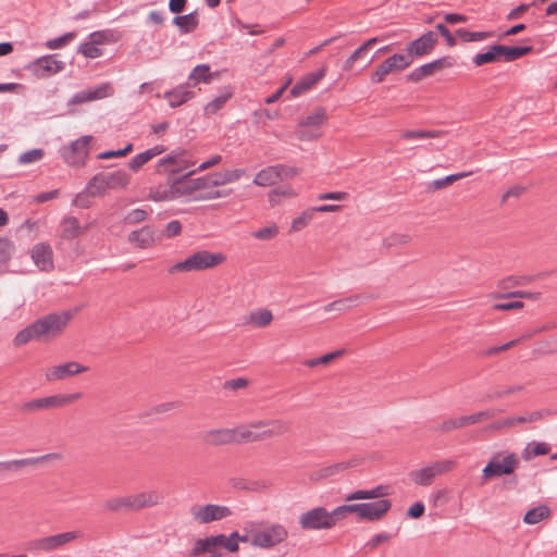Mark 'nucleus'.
I'll return each mask as SVG.
<instances>
[{
  "instance_id": "13d9d810",
  "label": "nucleus",
  "mask_w": 557,
  "mask_h": 557,
  "mask_svg": "<svg viewBox=\"0 0 557 557\" xmlns=\"http://www.w3.org/2000/svg\"><path fill=\"white\" fill-rule=\"evenodd\" d=\"M13 244L8 238L0 237V268L5 265L13 252Z\"/></svg>"
},
{
  "instance_id": "bf43d9fd",
  "label": "nucleus",
  "mask_w": 557,
  "mask_h": 557,
  "mask_svg": "<svg viewBox=\"0 0 557 557\" xmlns=\"http://www.w3.org/2000/svg\"><path fill=\"white\" fill-rule=\"evenodd\" d=\"M210 537L215 546H223L230 553H236L239 549V545L233 541L227 540V536L225 534H218Z\"/></svg>"
},
{
  "instance_id": "864d4df0",
  "label": "nucleus",
  "mask_w": 557,
  "mask_h": 557,
  "mask_svg": "<svg viewBox=\"0 0 557 557\" xmlns=\"http://www.w3.org/2000/svg\"><path fill=\"white\" fill-rule=\"evenodd\" d=\"M534 280L533 276H508L499 282V287L508 289L516 286L525 285Z\"/></svg>"
},
{
  "instance_id": "393cba45",
  "label": "nucleus",
  "mask_w": 557,
  "mask_h": 557,
  "mask_svg": "<svg viewBox=\"0 0 557 557\" xmlns=\"http://www.w3.org/2000/svg\"><path fill=\"white\" fill-rule=\"evenodd\" d=\"M195 173H196L195 170H190L184 174L168 178V183H171L172 187H174L176 199L180 197H183V196L191 195L194 193V191H187V189L193 187V180H190V177Z\"/></svg>"
},
{
  "instance_id": "6ab92c4d",
  "label": "nucleus",
  "mask_w": 557,
  "mask_h": 557,
  "mask_svg": "<svg viewBox=\"0 0 557 557\" xmlns=\"http://www.w3.org/2000/svg\"><path fill=\"white\" fill-rule=\"evenodd\" d=\"M32 259L41 270L53 269V251L48 243H38L32 249Z\"/></svg>"
},
{
  "instance_id": "a211bd4d",
  "label": "nucleus",
  "mask_w": 557,
  "mask_h": 557,
  "mask_svg": "<svg viewBox=\"0 0 557 557\" xmlns=\"http://www.w3.org/2000/svg\"><path fill=\"white\" fill-rule=\"evenodd\" d=\"M389 499H379L372 503H361L360 520L379 521L391 510Z\"/></svg>"
},
{
  "instance_id": "f8f14e48",
  "label": "nucleus",
  "mask_w": 557,
  "mask_h": 557,
  "mask_svg": "<svg viewBox=\"0 0 557 557\" xmlns=\"http://www.w3.org/2000/svg\"><path fill=\"white\" fill-rule=\"evenodd\" d=\"M288 536L286 528L280 523H273L262 531H256L251 535L250 544L261 548H272L284 542Z\"/></svg>"
},
{
  "instance_id": "052dcab7",
  "label": "nucleus",
  "mask_w": 557,
  "mask_h": 557,
  "mask_svg": "<svg viewBox=\"0 0 557 557\" xmlns=\"http://www.w3.org/2000/svg\"><path fill=\"white\" fill-rule=\"evenodd\" d=\"M522 389H523L522 385H513V386H510V387H507V388H497V389L492 391L491 393H488L486 395V398L488 400L498 399V398H503V397H506L508 395L521 392Z\"/></svg>"
},
{
  "instance_id": "20e7f679",
  "label": "nucleus",
  "mask_w": 557,
  "mask_h": 557,
  "mask_svg": "<svg viewBox=\"0 0 557 557\" xmlns=\"http://www.w3.org/2000/svg\"><path fill=\"white\" fill-rule=\"evenodd\" d=\"M129 182L131 176L125 170L100 172L89 180L86 189L91 197H97L103 195L107 189L125 188Z\"/></svg>"
},
{
  "instance_id": "680f3d73",
  "label": "nucleus",
  "mask_w": 557,
  "mask_h": 557,
  "mask_svg": "<svg viewBox=\"0 0 557 557\" xmlns=\"http://www.w3.org/2000/svg\"><path fill=\"white\" fill-rule=\"evenodd\" d=\"M313 85L309 81L307 76L301 77L290 89L289 94L292 97L296 98L301 96L307 90L311 89Z\"/></svg>"
},
{
  "instance_id": "c756f323",
  "label": "nucleus",
  "mask_w": 557,
  "mask_h": 557,
  "mask_svg": "<svg viewBox=\"0 0 557 557\" xmlns=\"http://www.w3.org/2000/svg\"><path fill=\"white\" fill-rule=\"evenodd\" d=\"M172 24L178 27L181 34L193 33L199 25L197 10L185 15L177 14L173 18Z\"/></svg>"
},
{
  "instance_id": "de8ad7c7",
  "label": "nucleus",
  "mask_w": 557,
  "mask_h": 557,
  "mask_svg": "<svg viewBox=\"0 0 557 557\" xmlns=\"http://www.w3.org/2000/svg\"><path fill=\"white\" fill-rule=\"evenodd\" d=\"M470 174H472V172H461V173L447 175L443 178H438V180L431 182L430 188L432 190H440L442 188L447 187L448 185L453 184L454 182H456L460 178L469 176Z\"/></svg>"
},
{
  "instance_id": "423d86ee",
  "label": "nucleus",
  "mask_w": 557,
  "mask_h": 557,
  "mask_svg": "<svg viewBox=\"0 0 557 557\" xmlns=\"http://www.w3.org/2000/svg\"><path fill=\"white\" fill-rule=\"evenodd\" d=\"M326 122V109L324 107H318L312 113L299 121L295 135L301 141L319 139L322 136L321 126Z\"/></svg>"
},
{
  "instance_id": "7ed1b4c3",
  "label": "nucleus",
  "mask_w": 557,
  "mask_h": 557,
  "mask_svg": "<svg viewBox=\"0 0 557 557\" xmlns=\"http://www.w3.org/2000/svg\"><path fill=\"white\" fill-rule=\"evenodd\" d=\"M226 257L221 252H210L208 250H199L190 255L184 261L177 262L169 269V273L203 271L215 268L223 263Z\"/></svg>"
},
{
  "instance_id": "e2e57ef3",
  "label": "nucleus",
  "mask_w": 557,
  "mask_h": 557,
  "mask_svg": "<svg viewBox=\"0 0 557 557\" xmlns=\"http://www.w3.org/2000/svg\"><path fill=\"white\" fill-rule=\"evenodd\" d=\"M314 211L312 208L308 211L302 212L298 218L294 219L292 222L293 231H300L308 225V223L312 220Z\"/></svg>"
},
{
  "instance_id": "1a4fd4ad",
  "label": "nucleus",
  "mask_w": 557,
  "mask_h": 557,
  "mask_svg": "<svg viewBox=\"0 0 557 557\" xmlns=\"http://www.w3.org/2000/svg\"><path fill=\"white\" fill-rule=\"evenodd\" d=\"M92 136L85 135L61 148V157L71 166H83L88 156L89 144Z\"/></svg>"
},
{
  "instance_id": "c85d7f7f",
  "label": "nucleus",
  "mask_w": 557,
  "mask_h": 557,
  "mask_svg": "<svg viewBox=\"0 0 557 557\" xmlns=\"http://www.w3.org/2000/svg\"><path fill=\"white\" fill-rule=\"evenodd\" d=\"M55 454H47L39 457L0 461V468L7 471L20 470L27 466H35L39 462L55 457Z\"/></svg>"
},
{
  "instance_id": "cd10ccee",
  "label": "nucleus",
  "mask_w": 557,
  "mask_h": 557,
  "mask_svg": "<svg viewBox=\"0 0 557 557\" xmlns=\"http://www.w3.org/2000/svg\"><path fill=\"white\" fill-rule=\"evenodd\" d=\"M202 554H210L209 557H223V554L218 550L210 536L198 539L191 550L188 552L187 557H198Z\"/></svg>"
},
{
  "instance_id": "7c9ffc66",
  "label": "nucleus",
  "mask_w": 557,
  "mask_h": 557,
  "mask_svg": "<svg viewBox=\"0 0 557 557\" xmlns=\"http://www.w3.org/2000/svg\"><path fill=\"white\" fill-rule=\"evenodd\" d=\"M233 95H234V89L232 86L223 87L220 95L205 106V108H203L205 114L206 115L216 114L224 107V104L233 97Z\"/></svg>"
},
{
  "instance_id": "09e8293b",
  "label": "nucleus",
  "mask_w": 557,
  "mask_h": 557,
  "mask_svg": "<svg viewBox=\"0 0 557 557\" xmlns=\"http://www.w3.org/2000/svg\"><path fill=\"white\" fill-rule=\"evenodd\" d=\"M216 187L214 175L208 174L201 177H197L193 180V187L187 189V191H197V190H203V189H211Z\"/></svg>"
},
{
  "instance_id": "f257e3e1",
  "label": "nucleus",
  "mask_w": 557,
  "mask_h": 557,
  "mask_svg": "<svg viewBox=\"0 0 557 557\" xmlns=\"http://www.w3.org/2000/svg\"><path fill=\"white\" fill-rule=\"evenodd\" d=\"M72 318V311H60L46 314L21 330L13 338V344L15 347H21L30 341L55 338L66 329Z\"/></svg>"
},
{
  "instance_id": "0eeeda50",
  "label": "nucleus",
  "mask_w": 557,
  "mask_h": 557,
  "mask_svg": "<svg viewBox=\"0 0 557 557\" xmlns=\"http://www.w3.org/2000/svg\"><path fill=\"white\" fill-rule=\"evenodd\" d=\"M82 396L83 393L77 392L73 394H55L42 398H35L22 404L21 411L25 413H32L48 409L63 408L73 404Z\"/></svg>"
},
{
  "instance_id": "6e6552de",
  "label": "nucleus",
  "mask_w": 557,
  "mask_h": 557,
  "mask_svg": "<svg viewBox=\"0 0 557 557\" xmlns=\"http://www.w3.org/2000/svg\"><path fill=\"white\" fill-rule=\"evenodd\" d=\"M519 465L520 460L515 453H510L507 456H503L502 453H496L483 468L482 475L484 479L510 475Z\"/></svg>"
},
{
  "instance_id": "72a5a7b5",
  "label": "nucleus",
  "mask_w": 557,
  "mask_h": 557,
  "mask_svg": "<svg viewBox=\"0 0 557 557\" xmlns=\"http://www.w3.org/2000/svg\"><path fill=\"white\" fill-rule=\"evenodd\" d=\"M280 181V174L276 172L275 165H270L259 171L255 178L253 184L258 186H272Z\"/></svg>"
},
{
  "instance_id": "f704fd0d",
  "label": "nucleus",
  "mask_w": 557,
  "mask_h": 557,
  "mask_svg": "<svg viewBox=\"0 0 557 557\" xmlns=\"http://www.w3.org/2000/svg\"><path fill=\"white\" fill-rule=\"evenodd\" d=\"M148 199L152 201H169L176 199L174 187H172L171 183H165V185H159L154 188H151L148 195Z\"/></svg>"
},
{
  "instance_id": "473e14b6",
  "label": "nucleus",
  "mask_w": 557,
  "mask_h": 557,
  "mask_svg": "<svg viewBox=\"0 0 557 557\" xmlns=\"http://www.w3.org/2000/svg\"><path fill=\"white\" fill-rule=\"evenodd\" d=\"M549 453H550L549 444L544 443V442L533 441L525 445V447L523 448V450L521 453V457L525 461H529L535 457L548 455Z\"/></svg>"
},
{
  "instance_id": "bb28decb",
  "label": "nucleus",
  "mask_w": 557,
  "mask_h": 557,
  "mask_svg": "<svg viewBox=\"0 0 557 557\" xmlns=\"http://www.w3.org/2000/svg\"><path fill=\"white\" fill-rule=\"evenodd\" d=\"M86 231L79 224V221L75 216H65L62 219L60 224V236L63 239L72 240L81 236Z\"/></svg>"
},
{
  "instance_id": "774afa93",
  "label": "nucleus",
  "mask_w": 557,
  "mask_h": 557,
  "mask_svg": "<svg viewBox=\"0 0 557 557\" xmlns=\"http://www.w3.org/2000/svg\"><path fill=\"white\" fill-rule=\"evenodd\" d=\"M151 159L146 150L133 157L128 162V166L132 171L137 172L143 165H145Z\"/></svg>"
},
{
  "instance_id": "a19ab883",
  "label": "nucleus",
  "mask_w": 557,
  "mask_h": 557,
  "mask_svg": "<svg viewBox=\"0 0 557 557\" xmlns=\"http://www.w3.org/2000/svg\"><path fill=\"white\" fill-rule=\"evenodd\" d=\"M550 515V509L546 505H540L537 507L529 509L524 517L523 522L527 524H535L540 521L548 518Z\"/></svg>"
},
{
  "instance_id": "4c0bfd02",
  "label": "nucleus",
  "mask_w": 557,
  "mask_h": 557,
  "mask_svg": "<svg viewBox=\"0 0 557 557\" xmlns=\"http://www.w3.org/2000/svg\"><path fill=\"white\" fill-rule=\"evenodd\" d=\"M236 444L243 443H252V442H261L265 441V436L262 431H252L249 425L248 426H238L236 428Z\"/></svg>"
},
{
  "instance_id": "5701e85b",
  "label": "nucleus",
  "mask_w": 557,
  "mask_h": 557,
  "mask_svg": "<svg viewBox=\"0 0 557 557\" xmlns=\"http://www.w3.org/2000/svg\"><path fill=\"white\" fill-rule=\"evenodd\" d=\"M128 242L141 249L149 248L156 242V230L151 225L143 226L129 233Z\"/></svg>"
},
{
  "instance_id": "f3484780",
  "label": "nucleus",
  "mask_w": 557,
  "mask_h": 557,
  "mask_svg": "<svg viewBox=\"0 0 557 557\" xmlns=\"http://www.w3.org/2000/svg\"><path fill=\"white\" fill-rule=\"evenodd\" d=\"M87 370V367L76 361H69L48 369L45 374V377L48 382L61 381L84 373Z\"/></svg>"
},
{
  "instance_id": "ddd939ff",
  "label": "nucleus",
  "mask_w": 557,
  "mask_h": 557,
  "mask_svg": "<svg viewBox=\"0 0 557 557\" xmlns=\"http://www.w3.org/2000/svg\"><path fill=\"white\" fill-rule=\"evenodd\" d=\"M456 61L453 57L446 55L438 58L436 60H433L429 63H425L423 65H420L416 67L412 72H410L406 78L408 82L418 83L422 81L424 77L432 76L435 73L442 71L446 67H453L455 66Z\"/></svg>"
},
{
  "instance_id": "a18cd8bd",
  "label": "nucleus",
  "mask_w": 557,
  "mask_h": 557,
  "mask_svg": "<svg viewBox=\"0 0 557 557\" xmlns=\"http://www.w3.org/2000/svg\"><path fill=\"white\" fill-rule=\"evenodd\" d=\"M104 507L107 510L112 512H119L122 510L132 511L131 495L111 498L106 503Z\"/></svg>"
},
{
  "instance_id": "f03ea898",
  "label": "nucleus",
  "mask_w": 557,
  "mask_h": 557,
  "mask_svg": "<svg viewBox=\"0 0 557 557\" xmlns=\"http://www.w3.org/2000/svg\"><path fill=\"white\" fill-rule=\"evenodd\" d=\"M533 51L532 46L508 47L505 45H492L485 52L476 53L473 58L475 66L499 61L512 62Z\"/></svg>"
},
{
  "instance_id": "4d7b16f0",
  "label": "nucleus",
  "mask_w": 557,
  "mask_h": 557,
  "mask_svg": "<svg viewBox=\"0 0 557 557\" xmlns=\"http://www.w3.org/2000/svg\"><path fill=\"white\" fill-rule=\"evenodd\" d=\"M45 152L41 148H35L28 151L23 152L18 157L20 164H28L42 159Z\"/></svg>"
},
{
  "instance_id": "4be33fe9",
  "label": "nucleus",
  "mask_w": 557,
  "mask_h": 557,
  "mask_svg": "<svg viewBox=\"0 0 557 557\" xmlns=\"http://www.w3.org/2000/svg\"><path fill=\"white\" fill-rule=\"evenodd\" d=\"M190 83L186 82L164 92L163 97L169 101L171 108H178L195 97V91L189 90Z\"/></svg>"
},
{
  "instance_id": "5fc2aeb1",
  "label": "nucleus",
  "mask_w": 557,
  "mask_h": 557,
  "mask_svg": "<svg viewBox=\"0 0 557 557\" xmlns=\"http://www.w3.org/2000/svg\"><path fill=\"white\" fill-rule=\"evenodd\" d=\"M148 211L141 208H137L128 212L124 219L123 223L125 225H134L140 222H144L148 218Z\"/></svg>"
},
{
  "instance_id": "a878e982",
  "label": "nucleus",
  "mask_w": 557,
  "mask_h": 557,
  "mask_svg": "<svg viewBox=\"0 0 557 557\" xmlns=\"http://www.w3.org/2000/svg\"><path fill=\"white\" fill-rule=\"evenodd\" d=\"M79 536L78 532L71 531L51 536L44 537L39 541V545L45 550L55 549Z\"/></svg>"
},
{
  "instance_id": "6e6d98bb",
  "label": "nucleus",
  "mask_w": 557,
  "mask_h": 557,
  "mask_svg": "<svg viewBox=\"0 0 557 557\" xmlns=\"http://www.w3.org/2000/svg\"><path fill=\"white\" fill-rule=\"evenodd\" d=\"M75 37V32H69L60 37L49 39L48 41H46L45 46L51 50L59 49L71 42Z\"/></svg>"
},
{
  "instance_id": "9d476101",
  "label": "nucleus",
  "mask_w": 557,
  "mask_h": 557,
  "mask_svg": "<svg viewBox=\"0 0 557 557\" xmlns=\"http://www.w3.org/2000/svg\"><path fill=\"white\" fill-rule=\"evenodd\" d=\"M64 69L65 62L59 60L57 53L39 57L26 65V70L37 78L50 77Z\"/></svg>"
},
{
  "instance_id": "c03bdc74",
  "label": "nucleus",
  "mask_w": 557,
  "mask_h": 557,
  "mask_svg": "<svg viewBox=\"0 0 557 557\" xmlns=\"http://www.w3.org/2000/svg\"><path fill=\"white\" fill-rule=\"evenodd\" d=\"M244 174H245V170H243V169L227 170L222 173H213L216 187L228 184V183L236 182Z\"/></svg>"
},
{
  "instance_id": "412c9836",
  "label": "nucleus",
  "mask_w": 557,
  "mask_h": 557,
  "mask_svg": "<svg viewBox=\"0 0 557 557\" xmlns=\"http://www.w3.org/2000/svg\"><path fill=\"white\" fill-rule=\"evenodd\" d=\"M163 495L158 491H145L131 495L132 511H139L161 504Z\"/></svg>"
},
{
  "instance_id": "338daca9",
  "label": "nucleus",
  "mask_w": 557,
  "mask_h": 557,
  "mask_svg": "<svg viewBox=\"0 0 557 557\" xmlns=\"http://www.w3.org/2000/svg\"><path fill=\"white\" fill-rule=\"evenodd\" d=\"M276 172L280 174V181L292 178L300 173V169L286 164H275Z\"/></svg>"
},
{
  "instance_id": "49530a36",
  "label": "nucleus",
  "mask_w": 557,
  "mask_h": 557,
  "mask_svg": "<svg viewBox=\"0 0 557 557\" xmlns=\"http://www.w3.org/2000/svg\"><path fill=\"white\" fill-rule=\"evenodd\" d=\"M456 36H458L459 39L465 42H472V41L485 40L492 36V33L491 32H470L466 28H458L456 30Z\"/></svg>"
},
{
  "instance_id": "2f4dec72",
  "label": "nucleus",
  "mask_w": 557,
  "mask_h": 557,
  "mask_svg": "<svg viewBox=\"0 0 557 557\" xmlns=\"http://www.w3.org/2000/svg\"><path fill=\"white\" fill-rule=\"evenodd\" d=\"M214 77H219V73H211L210 65L202 63L194 67L188 76V82L190 86H197L200 83L209 84Z\"/></svg>"
},
{
  "instance_id": "e433bc0d",
  "label": "nucleus",
  "mask_w": 557,
  "mask_h": 557,
  "mask_svg": "<svg viewBox=\"0 0 557 557\" xmlns=\"http://www.w3.org/2000/svg\"><path fill=\"white\" fill-rule=\"evenodd\" d=\"M272 320L273 314L269 309H257L249 313L245 324H252L256 327H265Z\"/></svg>"
},
{
  "instance_id": "9b49d317",
  "label": "nucleus",
  "mask_w": 557,
  "mask_h": 557,
  "mask_svg": "<svg viewBox=\"0 0 557 557\" xmlns=\"http://www.w3.org/2000/svg\"><path fill=\"white\" fill-rule=\"evenodd\" d=\"M456 466L454 460H441L409 473L410 479L420 486H429L437 475L453 470Z\"/></svg>"
},
{
  "instance_id": "aec40b11",
  "label": "nucleus",
  "mask_w": 557,
  "mask_h": 557,
  "mask_svg": "<svg viewBox=\"0 0 557 557\" xmlns=\"http://www.w3.org/2000/svg\"><path fill=\"white\" fill-rule=\"evenodd\" d=\"M203 441L212 446L236 444V428L208 430L203 434Z\"/></svg>"
},
{
  "instance_id": "37998d69",
  "label": "nucleus",
  "mask_w": 557,
  "mask_h": 557,
  "mask_svg": "<svg viewBox=\"0 0 557 557\" xmlns=\"http://www.w3.org/2000/svg\"><path fill=\"white\" fill-rule=\"evenodd\" d=\"M89 40L95 45L114 44L119 40L117 33L112 29L96 30L89 34Z\"/></svg>"
},
{
  "instance_id": "69168bd1",
  "label": "nucleus",
  "mask_w": 557,
  "mask_h": 557,
  "mask_svg": "<svg viewBox=\"0 0 557 557\" xmlns=\"http://www.w3.org/2000/svg\"><path fill=\"white\" fill-rule=\"evenodd\" d=\"M392 534L387 532H382L379 534H375L371 540H369L364 548L369 549L370 552L374 550L380 544L388 542L392 539Z\"/></svg>"
},
{
  "instance_id": "58836bf2",
  "label": "nucleus",
  "mask_w": 557,
  "mask_h": 557,
  "mask_svg": "<svg viewBox=\"0 0 557 557\" xmlns=\"http://www.w3.org/2000/svg\"><path fill=\"white\" fill-rule=\"evenodd\" d=\"M361 299L360 295L349 296L343 299L334 300L323 307L325 312L330 311H345L352 307H356Z\"/></svg>"
},
{
  "instance_id": "8fccbe9b",
  "label": "nucleus",
  "mask_w": 557,
  "mask_h": 557,
  "mask_svg": "<svg viewBox=\"0 0 557 557\" xmlns=\"http://www.w3.org/2000/svg\"><path fill=\"white\" fill-rule=\"evenodd\" d=\"M442 134L440 131H429V129H414V131H405L401 134L404 139H426V138H436Z\"/></svg>"
},
{
  "instance_id": "b1692460",
  "label": "nucleus",
  "mask_w": 557,
  "mask_h": 557,
  "mask_svg": "<svg viewBox=\"0 0 557 557\" xmlns=\"http://www.w3.org/2000/svg\"><path fill=\"white\" fill-rule=\"evenodd\" d=\"M391 494L389 486L380 484L371 490H357L346 496V502L361 499H376L388 496Z\"/></svg>"
},
{
  "instance_id": "79ce46f5",
  "label": "nucleus",
  "mask_w": 557,
  "mask_h": 557,
  "mask_svg": "<svg viewBox=\"0 0 557 557\" xmlns=\"http://www.w3.org/2000/svg\"><path fill=\"white\" fill-rule=\"evenodd\" d=\"M289 429V423L281 419H272L268 422V429L263 430V435L267 440L273 436H280L286 433Z\"/></svg>"
},
{
  "instance_id": "dca6fc26",
  "label": "nucleus",
  "mask_w": 557,
  "mask_h": 557,
  "mask_svg": "<svg viewBox=\"0 0 557 557\" xmlns=\"http://www.w3.org/2000/svg\"><path fill=\"white\" fill-rule=\"evenodd\" d=\"M232 510L222 505L207 504L193 511V517L201 524H208L232 516Z\"/></svg>"
},
{
  "instance_id": "c9c22d12",
  "label": "nucleus",
  "mask_w": 557,
  "mask_h": 557,
  "mask_svg": "<svg viewBox=\"0 0 557 557\" xmlns=\"http://www.w3.org/2000/svg\"><path fill=\"white\" fill-rule=\"evenodd\" d=\"M358 466V460H349V461H341L327 467H324L319 470L318 478L319 479H326L331 476H335L344 471H346L350 467Z\"/></svg>"
},
{
  "instance_id": "39448f33",
  "label": "nucleus",
  "mask_w": 557,
  "mask_h": 557,
  "mask_svg": "<svg viewBox=\"0 0 557 557\" xmlns=\"http://www.w3.org/2000/svg\"><path fill=\"white\" fill-rule=\"evenodd\" d=\"M194 164L188 150L176 148L157 162L156 173L171 178L186 173Z\"/></svg>"
},
{
  "instance_id": "4468645a",
  "label": "nucleus",
  "mask_w": 557,
  "mask_h": 557,
  "mask_svg": "<svg viewBox=\"0 0 557 557\" xmlns=\"http://www.w3.org/2000/svg\"><path fill=\"white\" fill-rule=\"evenodd\" d=\"M437 34L429 30L419 38L410 41L406 46V51L410 60L413 62L416 58H422L430 54L437 45Z\"/></svg>"
},
{
  "instance_id": "2eb2a0df",
  "label": "nucleus",
  "mask_w": 557,
  "mask_h": 557,
  "mask_svg": "<svg viewBox=\"0 0 557 557\" xmlns=\"http://www.w3.org/2000/svg\"><path fill=\"white\" fill-rule=\"evenodd\" d=\"M302 530H329V510L325 507H314L299 517Z\"/></svg>"
},
{
  "instance_id": "0e129e2a",
  "label": "nucleus",
  "mask_w": 557,
  "mask_h": 557,
  "mask_svg": "<svg viewBox=\"0 0 557 557\" xmlns=\"http://www.w3.org/2000/svg\"><path fill=\"white\" fill-rule=\"evenodd\" d=\"M278 234V227L273 224L265 226L252 233V236L260 240H269L274 238Z\"/></svg>"
},
{
  "instance_id": "603ef678",
  "label": "nucleus",
  "mask_w": 557,
  "mask_h": 557,
  "mask_svg": "<svg viewBox=\"0 0 557 557\" xmlns=\"http://www.w3.org/2000/svg\"><path fill=\"white\" fill-rule=\"evenodd\" d=\"M542 294L540 292H525V290H515V292H507L503 294H498L495 296L497 299H507V298H525L531 300H539L541 298Z\"/></svg>"
},
{
  "instance_id": "3c124183",
  "label": "nucleus",
  "mask_w": 557,
  "mask_h": 557,
  "mask_svg": "<svg viewBox=\"0 0 557 557\" xmlns=\"http://www.w3.org/2000/svg\"><path fill=\"white\" fill-rule=\"evenodd\" d=\"M77 51L78 53H82L84 57L89 59H96L103 54L102 49L99 48L98 45L92 44L91 40L82 42L78 46Z\"/></svg>"
},
{
  "instance_id": "ea45409f",
  "label": "nucleus",
  "mask_w": 557,
  "mask_h": 557,
  "mask_svg": "<svg viewBox=\"0 0 557 557\" xmlns=\"http://www.w3.org/2000/svg\"><path fill=\"white\" fill-rule=\"evenodd\" d=\"M387 67H389V72H400L405 69L409 67L412 64L410 57L408 54L395 53L388 57L383 61Z\"/></svg>"
}]
</instances>
